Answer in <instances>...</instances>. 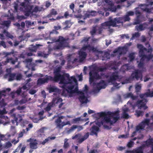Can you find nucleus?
Listing matches in <instances>:
<instances>
[{
    "label": "nucleus",
    "mask_w": 153,
    "mask_h": 153,
    "mask_svg": "<svg viewBox=\"0 0 153 153\" xmlns=\"http://www.w3.org/2000/svg\"><path fill=\"white\" fill-rule=\"evenodd\" d=\"M61 67H59L54 69V76L52 79L53 81L57 82L60 81L59 84H62L60 87L63 89L62 94L63 95L65 91H67V81L65 80V76H67V74L61 75L60 73L61 71Z\"/></svg>",
    "instance_id": "f257e3e1"
},
{
    "label": "nucleus",
    "mask_w": 153,
    "mask_h": 153,
    "mask_svg": "<svg viewBox=\"0 0 153 153\" xmlns=\"http://www.w3.org/2000/svg\"><path fill=\"white\" fill-rule=\"evenodd\" d=\"M68 95L70 97H72L75 93L78 92V86L77 80L74 76L70 77L68 74Z\"/></svg>",
    "instance_id": "f03ea898"
},
{
    "label": "nucleus",
    "mask_w": 153,
    "mask_h": 153,
    "mask_svg": "<svg viewBox=\"0 0 153 153\" xmlns=\"http://www.w3.org/2000/svg\"><path fill=\"white\" fill-rule=\"evenodd\" d=\"M124 77L119 75L118 72L115 71L111 74L109 79L107 80V82L108 83H111L116 88H119L120 87V86H119L120 83L115 82V81L118 79V81L122 83V81L124 80Z\"/></svg>",
    "instance_id": "7ed1b4c3"
},
{
    "label": "nucleus",
    "mask_w": 153,
    "mask_h": 153,
    "mask_svg": "<svg viewBox=\"0 0 153 153\" xmlns=\"http://www.w3.org/2000/svg\"><path fill=\"white\" fill-rule=\"evenodd\" d=\"M140 79L142 80V75L141 71L139 70H135L131 74V76L128 78L124 80L122 82V84L130 83L132 81L135 79L137 80Z\"/></svg>",
    "instance_id": "20e7f679"
},
{
    "label": "nucleus",
    "mask_w": 153,
    "mask_h": 153,
    "mask_svg": "<svg viewBox=\"0 0 153 153\" xmlns=\"http://www.w3.org/2000/svg\"><path fill=\"white\" fill-rule=\"evenodd\" d=\"M67 39L64 38L61 36H59L58 39H54L53 40V42H58L56 43L53 48L54 50L62 49L65 47V45Z\"/></svg>",
    "instance_id": "39448f33"
},
{
    "label": "nucleus",
    "mask_w": 153,
    "mask_h": 153,
    "mask_svg": "<svg viewBox=\"0 0 153 153\" xmlns=\"http://www.w3.org/2000/svg\"><path fill=\"white\" fill-rule=\"evenodd\" d=\"M89 74L90 76L89 82L90 83L94 82L95 79H100L104 77H106V75L102 73L100 74V75H99L97 71L95 70L91 71L89 73Z\"/></svg>",
    "instance_id": "423d86ee"
},
{
    "label": "nucleus",
    "mask_w": 153,
    "mask_h": 153,
    "mask_svg": "<svg viewBox=\"0 0 153 153\" xmlns=\"http://www.w3.org/2000/svg\"><path fill=\"white\" fill-rule=\"evenodd\" d=\"M120 24L119 17H117L113 19L111 17H109V20L101 24L102 27H109L112 26L113 27H116L117 26V24Z\"/></svg>",
    "instance_id": "0eeeda50"
},
{
    "label": "nucleus",
    "mask_w": 153,
    "mask_h": 153,
    "mask_svg": "<svg viewBox=\"0 0 153 153\" xmlns=\"http://www.w3.org/2000/svg\"><path fill=\"white\" fill-rule=\"evenodd\" d=\"M150 120L149 119H145L143 121H142L136 127V131L133 132L132 136L133 137L136 133V131H140L143 129L145 128V126L149 125Z\"/></svg>",
    "instance_id": "6e6552de"
},
{
    "label": "nucleus",
    "mask_w": 153,
    "mask_h": 153,
    "mask_svg": "<svg viewBox=\"0 0 153 153\" xmlns=\"http://www.w3.org/2000/svg\"><path fill=\"white\" fill-rule=\"evenodd\" d=\"M139 56L141 57L140 62L138 64V67L140 68H143V67L145 60L148 62L153 58V55L151 54H149L148 55Z\"/></svg>",
    "instance_id": "1a4fd4ad"
},
{
    "label": "nucleus",
    "mask_w": 153,
    "mask_h": 153,
    "mask_svg": "<svg viewBox=\"0 0 153 153\" xmlns=\"http://www.w3.org/2000/svg\"><path fill=\"white\" fill-rule=\"evenodd\" d=\"M89 135V133L87 132L81 138L82 134L81 133H79L73 136L72 138L73 140L77 139L78 140V143H81L88 137Z\"/></svg>",
    "instance_id": "9d476101"
},
{
    "label": "nucleus",
    "mask_w": 153,
    "mask_h": 153,
    "mask_svg": "<svg viewBox=\"0 0 153 153\" xmlns=\"http://www.w3.org/2000/svg\"><path fill=\"white\" fill-rule=\"evenodd\" d=\"M30 0H24V2H22L20 5L25 9V11L30 13L32 9V6L30 5Z\"/></svg>",
    "instance_id": "9b49d317"
},
{
    "label": "nucleus",
    "mask_w": 153,
    "mask_h": 153,
    "mask_svg": "<svg viewBox=\"0 0 153 153\" xmlns=\"http://www.w3.org/2000/svg\"><path fill=\"white\" fill-rule=\"evenodd\" d=\"M93 85L94 86H96L97 90L99 91L101 89L105 88L107 85V84L105 81L101 80L98 83L94 82Z\"/></svg>",
    "instance_id": "f8f14e48"
},
{
    "label": "nucleus",
    "mask_w": 153,
    "mask_h": 153,
    "mask_svg": "<svg viewBox=\"0 0 153 153\" xmlns=\"http://www.w3.org/2000/svg\"><path fill=\"white\" fill-rule=\"evenodd\" d=\"M27 142H30L29 146L31 149H36L37 148L38 143L36 140L31 138L28 139L27 140Z\"/></svg>",
    "instance_id": "ddd939ff"
},
{
    "label": "nucleus",
    "mask_w": 153,
    "mask_h": 153,
    "mask_svg": "<svg viewBox=\"0 0 153 153\" xmlns=\"http://www.w3.org/2000/svg\"><path fill=\"white\" fill-rule=\"evenodd\" d=\"M87 49L88 52H90L92 51L94 53L100 52L97 48H95L94 46H91L90 44L84 46L81 48V50L84 51H86Z\"/></svg>",
    "instance_id": "4468645a"
},
{
    "label": "nucleus",
    "mask_w": 153,
    "mask_h": 153,
    "mask_svg": "<svg viewBox=\"0 0 153 153\" xmlns=\"http://www.w3.org/2000/svg\"><path fill=\"white\" fill-rule=\"evenodd\" d=\"M64 117L61 116L56 120L55 122L57 127L61 128L64 126L67 125V122H62L61 120V119H63Z\"/></svg>",
    "instance_id": "2eb2a0df"
},
{
    "label": "nucleus",
    "mask_w": 153,
    "mask_h": 153,
    "mask_svg": "<svg viewBox=\"0 0 153 153\" xmlns=\"http://www.w3.org/2000/svg\"><path fill=\"white\" fill-rule=\"evenodd\" d=\"M53 77L51 76H48L45 78H39L37 81L38 85H41L46 82H48L49 80L53 81L52 80Z\"/></svg>",
    "instance_id": "dca6fc26"
},
{
    "label": "nucleus",
    "mask_w": 153,
    "mask_h": 153,
    "mask_svg": "<svg viewBox=\"0 0 153 153\" xmlns=\"http://www.w3.org/2000/svg\"><path fill=\"white\" fill-rule=\"evenodd\" d=\"M105 114L103 117L104 118L103 120L106 123H109L111 125H112L113 123V122L111 120V113L109 112L107 113L105 112Z\"/></svg>",
    "instance_id": "f3484780"
},
{
    "label": "nucleus",
    "mask_w": 153,
    "mask_h": 153,
    "mask_svg": "<svg viewBox=\"0 0 153 153\" xmlns=\"http://www.w3.org/2000/svg\"><path fill=\"white\" fill-rule=\"evenodd\" d=\"M84 51L80 50L78 52L79 61L80 62H82L86 58L87 54Z\"/></svg>",
    "instance_id": "a211bd4d"
},
{
    "label": "nucleus",
    "mask_w": 153,
    "mask_h": 153,
    "mask_svg": "<svg viewBox=\"0 0 153 153\" xmlns=\"http://www.w3.org/2000/svg\"><path fill=\"white\" fill-rule=\"evenodd\" d=\"M76 93L80 94H81L79 98V99L80 102L82 103H87L88 99L85 96L84 93L82 91H78V93Z\"/></svg>",
    "instance_id": "6ab92c4d"
},
{
    "label": "nucleus",
    "mask_w": 153,
    "mask_h": 153,
    "mask_svg": "<svg viewBox=\"0 0 153 153\" xmlns=\"http://www.w3.org/2000/svg\"><path fill=\"white\" fill-rule=\"evenodd\" d=\"M76 128H77V131L82 130L83 128L82 126L73 125L68 130V133H70L73 131Z\"/></svg>",
    "instance_id": "aec40b11"
},
{
    "label": "nucleus",
    "mask_w": 153,
    "mask_h": 153,
    "mask_svg": "<svg viewBox=\"0 0 153 153\" xmlns=\"http://www.w3.org/2000/svg\"><path fill=\"white\" fill-rule=\"evenodd\" d=\"M137 48L139 50V56H143V55H146L145 54L144 51H147V49L145 47L141 44H138L137 45Z\"/></svg>",
    "instance_id": "412c9836"
},
{
    "label": "nucleus",
    "mask_w": 153,
    "mask_h": 153,
    "mask_svg": "<svg viewBox=\"0 0 153 153\" xmlns=\"http://www.w3.org/2000/svg\"><path fill=\"white\" fill-rule=\"evenodd\" d=\"M18 59L16 57L14 59L11 57L10 58H7L6 60L4 61V65H6L7 63H10L11 64L14 65L16 62L18 61Z\"/></svg>",
    "instance_id": "4be33fe9"
},
{
    "label": "nucleus",
    "mask_w": 153,
    "mask_h": 153,
    "mask_svg": "<svg viewBox=\"0 0 153 153\" xmlns=\"http://www.w3.org/2000/svg\"><path fill=\"white\" fill-rule=\"evenodd\" d=\"M99 128L98 127L94 125L90 129L91 131L90 135H95L96 136H97V132L99 131Z\"/></svg>",
    "instance_id": "5701e85b"
},
{
    "label": "nucleus",
    "mask_w": 153,
    "mask_h": 153,
    "mask_svg": "<svg viewBox=\"0 0 153 153\" xmlns=\"http://www.w3.org/2000/svg\"><path fill=\"white\" fill-rule=\"evenodd\" d=\"M119 18L120 23L121 24H123V23L127 21H129L130 20V17L127 14H126L123 17H119Z\"/></svg>",
    "instance_id": "b1692460"
},
{
    "label": "nucleus",
    "mask_w": 153,
    "mask_h": 153,
    "mask_svg": "<svg viewBox=\"0 0 153 153\" xmlns=\"http://www.w3.org/2000/svg\"><path fill=\"white\" fill-rule=\"evenodd\" d=\"M124 97L126 98H131L133 100H135L137 98V96H134L131 92L125 94Z\"/></svg>",
    "instance_id": "393cba45"
},
{
    "label": "nucleus",
    "mask_w": 153,
    "mask_h": 153,
    "mask_svg": "<svg viewBox=\"0 0 153 153\" xmlns=\"http://www.w3.org/2000/svg\"><path fill=\"white\" fill-rule=\"evenodd\" d=\"M111 117L113 118L114 121L113 123H115L119 119L118 112H116L115 113H111Z\"/></svg>",
    "instance_id": "a878e982"
},
{
    "label": "nucleus",
    "mask_w": 153,
    "mask_h": 153,
    "mask_svg": "<svg viewBox=\"0 0 153 153\" xmlns=\"http://www.w3.org/2000/svg\"><path fill=\"white\" fill-rule=\"evenodd\" d=\"M16 75V73H9L7 74V75L9 76L8 81H10L15 79Z\"/></svg>",
    "instance_id": "bb28decb"
},
{
    "label": "nucleus",
    "mask_w": 153,
    "mask_h": 153,
    "mask_svg": "<svg viewBox=\"0 0 153 153\" xmlns=\"http://www.w3.org/2000/svg\"><path fill=\"white\" fill-rule=\"evenodd\" d=\"M110 58V54L108 52H105L102 56V60H106Z\"/></svg>",
    "instance_id": "cd10ccee"
},
{
    "label": "nucleus",
    "mask_w": 153,
    "mask_h": 153,
    "mask_svg": "<svg viewBox=\"0 0 153 153\" xmlns=\"http://www.w3.org/2000/svg\"><path fill=\"white\" fill-rule=\"evenodd\" d=\"M39 45H37V46L34 45H30L29 48V51L31 52H36L37 48L38 47Z\"/></svg>",
    "instance_id": "c85d7f7f"
},
{
    "label": "nucleus",
    "mask_w": 153,
    "mask_h": 153,
    "mask_svg": "<svg viewBox=\"0 0 153 153\" xmlns=\"http://www.w3.org/2000/svg\"><path fill=\"white\" fill-rule=\"evenodd\" d=\"M123 50V48L121 47H119L118 48L115 49L113 52L114 53H117L120 55L122 54V51Z\"/></svg>",
    "instance_id": "c756f323"
},
{
    "label": "nucleus",
    "mask_w": 153,
    "mask_h": 153,
    "mask_svg": "<svg viewBox=\"0 0 153 153\" xmlns=\"http://www.w3.org/2000/svg\"><path fill=\"white\" fill-rule=\"evenodd\" d=\"M14 52L13 50H12L10 52H6L5 51L3 52L2 53V55L4 56V57H7L9 55H10L11 54H14Z\"/></svg>",
    "instance_id": "7c9ffc66"
},
{
    "label": "nucleus",
    "mask_w": 153,
    "mask_h": 153,
    "mask_svg": "<svg viewBox=\"0 0 153 153\" xmlns=\"http://www.w3.org/2000/svg\"><path fill=\"white\" fill-rule=\"evenodd\" d=\"M105 114V112H102L95 114V115L96 118L99 119L101 117H103Z\"/></svg>",
    "instance_id": "2f4dec72"
},
{
    "label": "nucleus",
    "mask_w": 153,
    "mask_h": 153,
    "mask_svg": "<svg viewBox=\"0 0 153 153\" xmlns=\"http://www.w3.org/2000/svg\"><path fill=\"white\" fill-rule=\"evenodd\" d=\"M11 23V22L9 20L8 21H4L2 22L1 25L4 26H6L7 27H8L10 25Z\"/></svg>",
    "instance_id": "473e14b6"
},
{
    "label": "nucleus",
    "mask_w": 153,
    "mask_h": 153,
    "mask_svg": "<svg viewBox=\"0 0 153 153\" xmlns=\"http://www.w3.org/2000/svg\"><path fill=\"white\" fill-rule=\"evenodd\" d=\"M141 16H137L136 19L134 20V25H137L140 24L141 22L140 20V18Z\"/></svg>",
    "instance_id": "72a5a7b5"
},
{
    "label": "nucleus",
    "mask_w": 153,
    "mask_h": 153,
    "mask_svg": "<svg viewBox=\"0 0 153 153\" xmlns=\"http://www.w3.org/2000/svg\"><path fill=\"white\" fill-rule=\"evenodd\" d=\"M3 33L5 34V36L6 37L12 39L13 38V35L11 34L8 32L6 30H4L3 31Z\"/></svg>",
    "instance_id": "f704fd0d"
},
{
    "label": "nucleus",
    "mask_w": 153,
    "mask_h": 153,
    "mask_svg": "<svg viewBox=\"0 0 153 153\" xmlns=\"http://www.w3.org/2000/svg\"><path fill=\"white\" fill-rule=\"evenodd\" d=\"M59 91V89L54 87H51L49 89V92L50 93H51L52 92H57Z\"/></svg>",
    "instance_id": "c9c22d12"
},
{
    "label": "nucleus",
    "mask_w": 153,
    "mask_h": 153,
    "mask_svg": "<svg viewBox=\"0 0 153 153\" xmlns=\"http://www.w3.org/2000/svg\"><path fill=\"white\" fill-rule=\"evenodd\" d=\"M146 47H147L148 48H149L148 49H147V50L146 51L148 53H151L150 54H151V53L152 51V49L151 47V45L149 43V42H147L146 43Z\"/></svg>",
    "instance_id": "e433bc0d"
},
{
    "label": "nucleus",
    "mask_w": 153,
    "mask_h": 153,
    "mask_svg": "<svg viewBox=\"0 0 153 153\" xmlns=\"http://www.w3.org/2000/svg\"><path fill=\"white\" fill-rule=\"evenodd\" d=\"M140 34L138 32L132 34V36L130 39V40H133L135 38H138L140 36Z\"/></svg>",
    "instance_id": "4c0bfd02"
},
{
    "label": "nucleus",
    "mask_w": 153,
    "mask_h": 153,
    "mask_svg": "<svg viewBox=\"0 0 153 153\" xmlns=\"http://www.w3.org/2000/svg\"><path fill=\"white\" fill-rule=\"evenodd\" d=\"M110 7L109 8L110 10L113 12H115L117 10L116 7L112 3H111L110 5Z\"/></svg>",
    "instance_id": "58836bf2"
},
{
    "label": "nucleus",
    "mask_w": 153,
    "mask_h": 153,
    "mask_svg": "<svg viewBox=\"0 0 153 153\" xmlns=\"http://www.w3.org/2000/svg\"><path fill=\"white\" fill-rule=\"evenodd\" d=\"M53 101L56 104H58L62 102V100L61 98L57 97L54 99Z\"/></svg>",
    "instance_id": "ea45409f"
},
{
    "label": "nucleus",
    "mask_w": 153,
    "mask_h": 153,
    "mask_svg": "<svg viewBox=\"0 0 153 153\" xmlns=\"http://www.w3.org/2000/svg\"><path fill=\"white\" fill-rule=\"evenodd\" d=\"M136 29L138 31H142L144 29L143 25H140L138 26H136Z\"/></svg>",
    "instance_id": "a19ab883"
},
{
    "label": "nucleus",
    "mask_w": 153,
    "mask_h": 153,
    "mask_svg": "<svg viewBox=\"0 0 153 153\" xmlns=\"http://www.w3.org/2000/svg\"><path fill=\"white\" fill-rule=\"evenodd\" d=\"M97 31L96 28L95 27H93L91 30L90 31V33L92 36H93L95 34Z\"/></svg>",
    "instance_id": "79ce46f5"
},
{
    "label": "nucleus",
    "mask_w": 153,
    "mask_h": 153,
    "mask_svg": "<svg viewBox=\"0 0 153 153\" xmlns=\"http://www.w3.org/2000/svg\"><path fill=\"white\" fill-rule=\"evenodd\" d=\"M12 146V144L10 141H8L6 143L4 146V148H10Z\"/></svg>",
    "instance_id": "37998d69"
},
{
    "label": "nucleus",
    "mask_w": 153,
    "mask_h": 153,
    "mask_svg": "<svg viewBox=\"0 0 153 153\" xmlns=\"http://www.w3.org/2000/svg\"><path fill=\"white\" fill-rule=\"evenodd\" d=\"M81 120L80 117L76 118H75L74 119L72 120V122L73 123H79V121Z\"/></svg>",
    "instance_id": "c03bdc74"
},
{
    "label": "nucleus",
    "mask_w": 153,
    "mask_h": 153,
    "mask_svg": "<svg viewBox=\"0 0 153 153\" xmlns=\"http://www.w3.org/2000/svg\"><path fill=\"white\" fill-rule=\"evenodd\" d=\"M23 98L21 99L19 101L20 104H24L27 102V98L26 97H22Z\"/></svg>",
    "instance_id": "a18cd8bd"
},
{
    "label": "nucleus",
    "mask_w": 153,
    "mask_h": 153,
    "mask_svg": "<svg viewBox=\"0 0 153 153\" xmlns=\"http://www.w3.org/2000/svg\"><path fill=\"white\" fill-rule=\"evenodd\" d=\"M142 10L146 13H149L151 12V9L147 8L146 7L145 8H142Z\"/></svg>",
    "instance_id": "49530a36"
},
{
    "label": "nucleus",
    "mask_w": 153,
    "mask_h": 153,
    "mask_svg": "<svg viewBox=\"0 0 153 153\" xmlns=\"http://www.w3.org/2000/svg\"><path fill=\"white\" fill-rule=\"evenodd\" d=\"M12 116L13 117V120H12V122H14V121H15L16 122V124L18 123V118L16 116V114H13Z\"/></svg>",
    "instance_id": "de8ad7c7"
},
{
    "label": "nucleus",
    "mask_w": 153,
    "mask_h": 153,
    "mask_svg": "<svg viewBox=\"0 0 153 153\" xmlns=\"http://www.w3.org/2000/svg\"><path fill=\"white\" fill-rule=\"evenodd\" d=\"M51 14L52 15H56L57 14V13L56 10L54 9H52L50 11Z\"/></svg>",
    "instance_id": "09e8293b"
},
{
    "label": "nucleus",
    "mask_w": 153,
    "mask_h": 153,
    "mask_svg": "<svg viewBox=\"0 0 153 153\" xmlns=\"http://www.w3.org/2000/svg\"><path fill=\"white\" fill-rule=\"evenodd\" d=\"M136 113H137V117H139L140 116H143L144 113V112L141 111H136Z\"/></svg>",
    "instance_id": "8fccbe9b"
},
{
    "label": "nucleus",
    "mask_w": 153,
    "mask_h": 153,
    "mask_svg": "<svg viewBox=\"0 0 153 153\" xmlns=\"http://www.w3.org/2000/svg\"><path fill=\"white\" fill-rule=\"evenodd\" d=\"M134 54L133 53H131L129 55V58L130 61H132L134 59Z\"/></svg>",
    "instance_id": "3c124183"
},
{
    "label": "nucleus",
    "mask_w": 153,
    "mask_h": 153,
    "mask_svg": "<svg viewBox=\"0 0 153 153\" xmlns=\"http://www.w3.org/2000/svg\"><path fill=\"white\" fill-rule=\"evenodd\" d=\"M107 69V68L105 67H100L97 68V71L102 72L105 71Z\"/></svg>",
    "instance_id": "603ef678"
},
{
    "label": "nucleus",
    "mask_w": 153,
    "mask_h": 153,
    "mask_svg": "<svg viewBox=\"0 0 153 153\" xmlns=\"http://www.w3.org/2000/svg\"><path fill=\"white\" fill-rule=\"evenodd\" d=\"M1 46L4 48H6L7 47L5 42L3 40L0 41V47Z\"/></svg>",
    "instance_id": "864d4df0"
},
{
    "label": "nucleus",
    "mask_w": 153,
    "mask_h": 153,
    "mask_svg": "<svg viewBox=\"0 0 153 153\" xmlns=\"http://www.w3.org/2000/svg\"><path fill=\"white\" fill-rule=\"evenodd\" d=\"M25 129H23L22 131L20 132L18 135V138H20L23 137L24 134L25 132Z\"/></svg>",
    "instance_id": "5fc2aeb1"
},
{
    "label": "nucleus",
    "mask_w": 153,
    "mask_h": 153,
    "mask_svg": "<svg viewBox=\"0 0 153 153\" xmlns=\"http://www.w3.org/2000/svg\"><path fill=\"white\" fill-rule=\"evenodd\" d=\"M84 16L85 18H84L85 19V18H89L91 16L90 15V11H87L86 12V13L84 14Z\"/></svg>",
    "instance_id": "6e6d98bb"
},
{
    "label": "nucleus",
    "mask_w": 153,
    "mask_h": 153,
    "mask_svg": "<svg viewBox=\"0 0 153 153\" xmlns=\"http://www.w3.org/2000/svg\"><path fill=\"white\" fill-rule=\"evenodd\" d=\"M135 153H143V151L142 148L140 147L138 149L135 151Z\"/></svg>",
    "instance_id": "4d7b16f0"
},
{
    "label": "nucleus",
    "mask_w": 153,
    "mask_h": 153,
    "mask_svg": "<svg viewBox=\"0 0 153 153\" xmlns=\"http://www.w3.org/2000/svg\"><path fill=\"white\" fill-rule=\"evenodd\" d=\"M103 30V27H98L97 30V31L99 34H101L102 33Z\"/></svg>",
    "instance_id": "13d9d810"
},
{
    "label": "nucleus",
    "mask_w": 153,
    "mask_h": 153,
    "mask_svg": "<svg viewBox=\"0 0 153 153\" xmlns=\"http://www.w3.org/2000/svg\"><path fill=\"white\" fill-rule=\"evenodd\" d=\"M22 78V76L21 74H18L16 75L15 79L20 80Z\"/></svg>",
    "instance_id": "bf43d9fd"
},
{
    "label": "nucleus",
    "mask_w": 153,
    "mask_h": 153,
    "mask_svg": "<svg viewBox=\"0 0 153 153\" xmlns=\"http://www.w3.org/2000/svg\"><path fill=\"white\" fill-rule=\"evenodd\" d=\"M97 14V12L96 11H90V15L91 16H95Z\"/></svg>",
    "instance_id": "052dcab7"
},
{
    "label": "nucleus",
    "mask_w": 153,
    "mask_h": 153,
    "mask_svg": "<svg viewBox=\"0 0 153 153\" xmlns=\"http://www.w3.org/2000/svg\"><path fill=\"white\" fill-rule=\"evenodd\" d=\"M64 18V16H58L56 19H54L53 18H51L49 19V20L51 21H53L55 20H56V19H62Z\"/></svg>",
    "instance_id": "680f3d73"
},
{
    "label": "nucleus",
    "mask_w": 153,
    "mask_h": 153,
    "mask_svg": "<svg viewBox=\"0 0 153 153\" xmlns=\"http://www.w3.org/2000/svg\"><path fill=\"white\" fill-rule=\"evenodd\" d=\"M122 117L123 118L127 119L129 118V115L127 113L123 112Z\"/></svg>",
    "instance_id": "e2e57ef3"
},
{
    "label": "nucleus",
    "mask_w": 153,
    "mask_h": 153,
    "mask_svg": "<svg viewBox=\"0 0 153 153\" xmlns=\"http://www.w3.org/2000/svg\"><path fill=\"white\" fill-rule=\"evenodd\" d=\"M29 84H26L25 85H23V86L21 88L24 90H27L26 91H27L29 89V88H30V87H27V85H28Z\"/></svg>",
    "instance_id": "0e129e2a"
},
{
    "label": "nucleus",
    "mask_w": 153,
    "mask_h": 153,
    "mask_svg": "<svg viewBox=\"0 0 153 153\" xmlns=\"http://www.w3.org/2000/svg\"><path fill=\"white\" fill-rule=\"evenodd\" d=\"M126 14H127L128 16H133L134 15V12L132 11H129L127 12Z\"/></svg>",
    "instance_id": "69168bd1"
},
{
    "label": "nucleus",
    "mask_w": 153,
    "mask_h": 153,
    "mask_svg": "<svg viewBox=\"0 0 153 153\" xmlns=\"http://www.w3.org/2000/svg\"><path fill=\"white\" fill-rule=\"evenodd\" d=\"M133 144L134 142L132 141H131L128 143L127 146L128 147L130 148L133 146Z\"/></svg>",
    "instance_id": "338daca9"
},
{
    "label": "nucleus",
    "mask_w": 153,
    "mask_h": 153,
    "mask_svg": "<svg viewBox=\"0 0 153 153\" xmlns=\"http://www.w3.org/2000/svg\"><path fill=\"white\" fill-rule=\"evenodd\" d=\"M88 88L87 85H85V87L83 88V91L86 93H87L88 92Z\"/></svg>",
    "instance_id": "774afa93"
}]
</instances>
